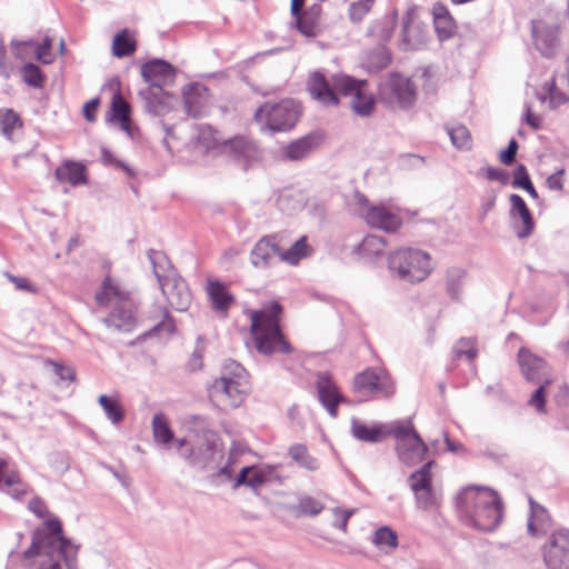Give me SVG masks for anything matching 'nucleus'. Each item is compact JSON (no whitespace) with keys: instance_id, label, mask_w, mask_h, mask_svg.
I'll use <instances>...</instances> for the list:
<instances>
[{"instance_id":"f257e3e1","label":"nucleus","mask_w":569,"mask_h":569,"mask_svg":"<svg viewBox=\"0 0 569 569\" xmlns=\"http://www.w3.org/2000/svg\"><path fill=\"white\" fill-rule=\"evenodd\" d=\"M29 510L44 521L32 532L31 545L22 555L23 568L61 569L63 561L67 569H78V546L63 536L61 521L49 512L46 502L34 497Z\"/></svg>"},{"instance_id":"f03ea898","label":"nucleus","mask_w":569,"mask_h":569,"mask_svg":"<svg viewBox=\"0 0 569 569\" xmlns=\"http://www.w3.org/2000/svg\"><path fill=\"white\" fill-rule=\"evenodd\" d=\"M456 511L466 526L491 532L502 519V501L498 492L488 487L467 486L456 496Z\"/></svg>"},{"instance_id":"7ed1b4c3","label":"nucleus","mask_w":569,"mask_h":569,"mask_svg":"<svg viewBox=\"0 0 569 569\" xmlns=\"http://www.w3.org/2000/svg\"><path fill=\"white\" fill-rule=\"evenodd\" d=\"M366 81H359L348 76H338L330 83L325 76L316 71L310 74L308 80V90L312 98L325 106H337L339 103L338 93L345 97H351L350 106L355 113L361 117L371 114L376 100L372 94L365 91Z\"/></svg>"},{"instance_id":"20e7f679","label":"nucleus","mask_w":569,"mask_h":569,"mask_svg":"<svg viewBox=\"0 0 569 569\" xmlns=\"http://www.w3.org/2000/svg\"><path fill=\"white\" fill-rule=\"evenodd\" d=\"M96 301L100 306L110 305L111 311L102 319L107 328L117 332L129 333L138 325L137 306L129 292L122 290L111 278L107 277L99 291Z\"/></svg>"},{"instance_id":"39448f33","label":"nucleus","mask_w":569,"mask_h":569,"mask_svg":"<svg viewBox=\"0 0 569 569\" xmlns=\"http://www.w3.org/2000/svg\"><path fill=\"white\" fill-rule=\"evenodd\" d=\"M281 312L282 306L277 301H271L261 310L251 311V333L256 349L260 353H289L291 351V346L280 329Z\"/></svg>"},{"instance_id":"423d86ee","label":"nucleus","mask_w":569,"mask_h":569,"mask_svg":"<svg viewBox=\"0 0 569 569\" xmlns=\"http://www.w3.org/2000/svg\"><path fill=\"white\" fill-rule=\"evenodd\" d=\"M147 256L161 292L170 307L179 312L187 311L191 305L192 295L184 279L178 274L164 252L150 249Z\"/></svg>"},{"instance_id":"0eeeda50","label":"nucleus","mask_w":569,"mask_h":569,"mask_svg":"<svg viewBox=\"0 0 569 569\" xmlns=\"http://www.w3.org/2000/svg\"><path fill=\"white\" fill-rule=\"evenodd\" d=\"M176 447L179 457L200 471L217 469L223 457L219 437L213 430H204L198 439H177Z\"/></svg>"},{"instance_id":"6e6552de","label":"nucleus","mask_w":569,"mask_h":569,"mask_svg":"<svg viewBox=\"0 0 569 569\" xmlns=\"http://www.w3.org/2000/svg\"><path fill=\"white\" fill-rule=\"evenodd\" d=\"M392 277L409 283L423 281L432 271L430 254L421 249L401 247L388 256Z\"/></svg>"},{"instance_id":"1a4fd4ad","label":"nucleus","mask_w":569,"mask_h":569,"mask_svg":"<svg viewBox=\"0 0 569 569\" xmlns=\"http://www.w3.org/2000/svg\"><path fill=\"white\" fill-rule=\"evenodd\" d=\"M352 391L359 401L386 400L396 393V383L386 369L370 367L355 376Z\"/></svg>"},{"instance_id":"9d476101","label":"nucleus","mask_w":569,"mask_h":569,"mask_svg":"<svg viewBox=\"0 0 569 569\" xmlns=\"http://www.w3.org/2000/svg\"><path fill=\"white\" fill-rule=\"evenodd\" d=\"M300 116V106L293 99H284L277 103L267 102L254 112V120L261 130L288 131L292 129Z\"/></svg>"},{"instance_id":"9b49d317","label":"nucleus","mask_w":569,"mask_h":569,"mask_svg":"<svg viewBox=\"0 0 569 569\" xmlns=\"http://www.w3.org/2000/svg\"><path fill=\"white\" fill-rule=\"evenodd\" d=\"M389 435L396 439L397 456L402 463L415 466L423 460L428 447L411 420L395 421L389 428Z\"/></svg>"},{"instance_id":"f8f14e48","label":"nucleus","mask_w":569,"mask_h":569,"mask_svg":"<svg viewBox=\"0 0 569 569\" xmlns=\"http://www.w3.org/2000/svg\"><path fill=\"white\" fill-rule=\"evenodd\" d=\"M220 152L243 170H247L260 159L258 146L254 141L243 136L226 140L220 147Z\"/></svg>"},{"instance_id":"ddd939ff","label":"nucleus","mask_w":569,"mask_h":569,"mask_svg":"<svg viewBox=\"0 0 569 569\" xmlns=\"http://www.w3.org/2000/svg\"><path fill=\"white\" fill-rule=\"evenodd\" d=\"M248 390V379H234L221 376L209 389L210 397L232 408L239 407Z\"/></svg>"},{"instance_id":"4468645a","label":"nucleus","mask_w":569,"mask_h":569,"mask_svg":"<svg viewBox=\"0 0 569 569\" xmlns=\"http://www.w3.org/2000/svg\"><path fill=\"white\" fill-rule=\"evenodd\" d=\"M357 199L361 206L358 213L371 228L393 232L401 226L400 217L388 208L383 206H369L368 200L362 194H358Z\"/></svg>"},{"instance_id":"2eb2a0df","label":"nucleus","mask_w":569,"mask_h":569,"mask_svg":"<svg viewBox=\"0 0 569 569\" xmlns=\"http://www.w3.org/2000/svg\"><path fill=\"white\" fill-rule=\"evenodd\" d=\"M543 560L548 569H569V529L561 528L550 535Z\"/></svg>"},{"instance_id":"dca6fc26","label":"nucleus","mask_w":569,"mask_h":569,"mask_svg":"<svg viewBox=\"0 0 569 569\" xmlns=\"http://www.w3.org/2000/svg\"><path fill=\"white\" fill-rule=\"evenodd\" d=\"M176 68L162 59H153L141 66V76L153 90L171 86L176 79Z\"/></svg>"},{"instance_id":"f3484780","label":"nucleus","mask_w":569,"mask_h":569,"mask_svg":"<svg viewBox=\"0 0 569 569\" xmlns=\"http://www.w3.org/2000/svg\"><path fill=\"white\" fill-rule=\"evenodd\" d=\"M139 96L143 101L144 110L154 117H163L168 114L178 103V98L164 91V89H141L139 91Z\"/></svg>"},{"instance_id":"a211bd4d","label":"nucleus","mask_w":569,"mask_h":569,"mask_svg":"<svg viewBox=\"0 0 569 569\" xmlns=\"http://www.w3.org/2000/svg\"><path fill=\"white\" fill-rule=\"evenodd\" d=\"M280 261V247L274 236L259 239L250 252V262L257 269H267Z\"/></svg>"},{"instance_id":"6ab92c4d","label":"nucleus","mask_w":569,"mask_h":569,"mask_svg":"<svg viewBox=\"0 0 569 569\" xmlns=\"http://www.w3.org/2000/svg\"><path fill=\"white\" fill-rule=\"evenodd\" d=\"M532 38L537 50L546 58H551L559 49L558 27L538 20L532 22Z\"/></svg>"},{"instance_id":"aec40b11","label":"nucleus","mask_w":569,"mask_h":569,"mask_svg":"<svg viewBox=\"0 0 569 569\" xmlns=\"http://www.w3.org/2000/svg\"><path fill=\"white\" fill-rule=\"evenodd\" d=\"M316 388L320 403L332 418H336L339 403L348 402V400L340 393L337 385L326 372L318 375Z\"/></svg>"},{"instance_id":"412c9836","label":"nucleus","mask_w":569,"mask_h":569,"mask_svg":"<svg viewBox=\"0 0 569 569\" xmlns=\"http://www.w3.org/2000/svg\"><path fill=\"white\" fill-rule=\"evenodd\" d=\"M184 109L188 116L202 117L209 103V90L206 86L194 82L187 84L182 90Z\"/></svg>"},{"instance_id":"4be33fe9","label":"nucleus","mask_w":569,"mask_h":569,"mask_svg":"<svg viewBox=\"0 0 569 569\" xmlns=\"http://www.w3.org/2000/svg\"><path fill=\"white\" fill-rule=\"evenodd\" d=\"M402 46L416 50L427 40L426 27L416 19L415 9H409L402 18Z\"/></svg>"},{"instance_id":"5701e85b","label":"nucleus","mask_w":569,"mask_h":569,"mask_svg":"<svg viewBox=\"0 0 569 569\" xmlns=\"http://www.w3.org/2000/svg\"><path fill=\"white\" fill-rule=\"evenodd\" d=\"M518 362L522 375L528 381L541 382L546 379L547 363L546 361L530 352L526 348H520L518 352Z\"/></svg>"},{"instance_id":"b1692460","label":"nucleus","mask_w":569,"mask_h":569,"mask_svg":"<svg viewBox=\"0 0 569 569\" xmlns=\"http://www.w3.org/2000/svg\"><path fill=\"white\" fill-rule=\"evenodd\" d=\"M509 201L511 206L510 216H518L522 221L521 228L515 227L516 234L519 239H525L532 233L535 228L532 214L529 208L527 207L525 200L519 194H510Z\"/></svg>"},{"instance_id":"393cba45","label":"nucleus","mask_w":569,"mask_h":569,"mask_svg":"<svg viewBox=\"0 0 569 569\" xmlns=\"http://www.w3.org/2000/svg\"><path fill=\"white\" fill-rule=\"evenodd\" d=\"M351 435L359 441L378 443L389 435V429L386 430V426L381 423H373L369 426L357 418H352Z\"/></svg>"},{"instance_id":"a878e982","label":"nucleus","mask_w":569,"mask_h":569,"mask_svg":"<svg viewBox=\"0 0 569 569\" xmlns=\"http://www.w3.org/2000/svg\"><path fill=\"white\" fill-rule=\"evenodd\" d=\"M432 17L439 40L445 41L451 38L456 31V23L448 8L442 3H436L432 8Z\"/></svg>"},{"instance_id":"bb28decb","label":"nucleus","mask_w":569,"mask_h":569,"mask_svg":"<svg viewBox=\"0 0 569 569\" xmlns=\"http://www.w3.org/2000/svg\"><path fill=\"white\" fill-rule=\"evenodd\" d=\"M390 89L392 97L402 109H407L413 103L416 92L409 79L401 76H393L390 80Z\"/></svg>"},{"instance_id":"cd10ccee","label":"nucleus","mask_w":569,"mask_h":569,"mask_svg":"<svg viewBox=\"0 0 569 569\" xmlns=\"http://www.w3.org/2000/svg\"><path fill=\"white\" fill-rule=\"evenodd\" d=\"M57 180L69 182L71 186L86 184L88 179L86 176V167L82 163L67 160L54 171Z\"/></svg>"},{"instance_id":"c85d7f7f","label":"nucleus","mask_w":569,"mask_h":569,"mask_svg":"<svg viewBox=\"0 0 569 569\" xmlns=\"http://www.w3.org/2000/svg\"><path fill=\"white\" fill-rule=\"evenodd\" d=\"M387 242L383 237L367 234L362 241L355 247L353 252L367 262L381 256L386 249Z\"/></svg>"},{"instance_id":"c756f323","label":"nucleus","mask_w":569,"mask_h":569,"mask_svg":"<svg viewBox=\"0 0 569 569\" xmlns=\"http://www.w3.org/2000/svg\"><path fill=\"white\" fill-rule=\"evenodd\" d=\"M312 253L313 249L308 244V238L302 236L290 248L286 250L280 248V261L289 266H297L302 259L310 257Z\"/></svg>"},{"instance_id":"7c9ffc66","label":"nucleus","mask_w":569,"mask_h":569,"mask_svg":"<svg viewBox=\"0 0 569 569\" xmlns=\"http://www.w3.org/2000/svg\"><path fill=\"white\" fill-rule=\"evenodd\" d=\"M207 292L216 311L227 312L233 302V296L217 280L208 281Z\"/></svg>"},{"instance_id":"2f4dec72","label":"nucleus","mask_w":569,"mask_h":569,"mask_svg":"<svg viewBox=\"0 0 569 569\" xmlns=\"http://www.w3.org/2000/svg\"><path fill=\"white\" fill-rule=\"evenodd\" d=\"M305 0H291V14L296 19L297 29L306 37L313 38L318 32V20L302 14Z\"/></svg>"},{"instance_id":"473e14b6","label":"nucleus","mask_w":569,"mask_h":569,"mask_svg":"<svg viewBox=\"0 0 569 569\" xmlns=\"http://www.w3.org/2000/svg\"><path fill=\"white\" fill-rule=\"evenodd\" d=\"M317 138L308 134L296 141H292L284 148V156L289 160H300L308 156L315 148Z\"/></svg>"},{"instance_id":"72a5a7b5","label":"nucleus","mask_w":569,"mask_h":569,"mask_svg":"<svg viewBox=\"0 0 569 569\" xmlns=\"http://www.w3.org/2000/svg\"><path fill=\"white\" fill-rule=\"evenodd\" d=\"M137 49L136 40L128 29L119 31L112 42V54L117 58L129 57Z\"/></svg>"},{"instance_id":"f704fd0d","label":"nucleus","mask_w":569,"mask_h":569,"mask_svg":"<svg viewBox=\"0 0 569 569\" xmlns=\"http://www.w3.org/2000/svg\"><path fill=\"white\" fill-rule=\"evenodd\" d=\"M466 280V271L459 267H451L446 272V288L451 299L458 300L461 297Z\"/></svg>"},{"instance_id":"c9c22d12","label":"nucleus","mask_w":569,"mask_h":569,"mask_svg":"<svg viewBox=\"0 0 569 569\" xmlns=\"http://www.w3.org/2000/svg\"><path fill=\"white\" fill-rule=\"evenodd\" d=\"M152 433L154 441L164 446L170 445L174 440V433L163 413H157L153 416Z\"/></svg>"},{"instance_id":"e433bc0d","label":"nucleus","mask_w":569,"mask_h":569,"mask_svg":"<svg viewBox=\"0 0 569 569\" xmlns=\"http://www.w3.org/2000/svg\"><path fill=\"white\" fill-rule=\"evenodd\" d=\"M432 465L433 461H428L423 463L421 468L410 475L408 481L413 493L432 486Z\"/></svg>"},{"instance_id":"4c0bfd02","label":"nucleus","mask_w":569,"mask_h":569,"mask_svg":"<svg viewBox=\"0 0 569 569\" xmlns=\"http://www.w3.org/2000/svg\"><path fill=\"white\" fill-rule=\"evenodd\" d=\"M289 456L293 461H296L300 467L315 471L319 468L318 460L310 456L308 449L305 445L295 443L289 448Z\"/></svg>"},{"instance_id":"58836bf2","label":"nucleus","mask_w":569,"mask_h":569,"mask_svg":"<svg viewBox=\"0 0 569 569\" xmlns=\"http://www.w3.org/2000/svg\"><path fill=\"white\" fill-rule=\"evenodd\" d=\"M447 133L450 137L451 143L461 150H469L472 146L471 134L467 127L463 124L447 126Z\"/></svg>"},{"instance_id":"ea45409f","label":"nucleus","mask_w":569,"mask_h":569,"mask_svg":"<svg viewBox=\"0 0 569 569\" xmlns=\"http://www.w3.org/2000/svg\"><path fill=\"white\" fill-rule=\"evenodd\" d=\"M98 402L102 407L106 417L113 425H119L123 420L124 411H123L122 407L120 406V403L116 399H113L107 395H101L98 398Z\"/></svg>"},{"instance_id":"a19ab883","label":"nucleus","mask_w":569,"mask_h":569,"mask_svg":"<svg viewBox=\"0 0 569 569\" xmlns=\"http://www.w3.org/2000/svg\"><path fill=\"white\" fill-rule=\"evenodd\" d=\"M513 188L526 190L531 198L538 199V192L533 187L531 178L525 164L520 163L513 171V180L511 182Z\"/></svg>"},{"instance_id":"79ce46f5","label":"nucleus","mask_w":569,"mask_h":569,"mask_svg":"<svg viewBox=\"0 0 569 569\" xmlns=\"http://www.w3.org/2000/svg\"><path fill=\"white\" fill-rule=\"evenodd\" d=\"M21 127L19 116L11 109L0 110V133L8 140L12 139L16 129Z\"/></svg>"},{"instance_id":"37998d69","label":"nucleus","mask_w":569,"mask_h":569,"mask_svg":"<svg viewBox=\"0 0 569 569\" xmlns=\"http://www.w3.org/2000/svg\"><path fill=\"white\" fill-rule=\"evenodd\" d=\"M417 507L423 510L437 508L440 505L441 496L431 486L413 493Z\"/></svg>"},{"instance_id":"c03bdc74","label":"nucleus","mask_w":569,"mask_h":569,"mask_svg":"<svg viewBox=\"0 0 569 569\" xmlns=\"http://www.w3.org/2000/svg\"><path fill=\"white\" fill-rule=\"evenodd\" d=\"M547 515L545 508L535 503V501L530 499V518L527 525L529 535L533 537L541 535L542 529L540 528V523L545 521Z\"/></svg>"},{"instance_id":"a18cd8bd","label":"nucleus","mask_w":569,"mask_h":569,"mask_svg":"<svg viewBox=\"0 0 569 569\" xmlns=\"http://www.w3.org/2000/svg\"><path fill=\"white\" fill-rule=\"evenodd\" d=\"M372 542L381 549H395L398 546V536L391 528L383 526L376 530Z\"/></svg>"},{"instance_id":"49530a36","label":"nucleus","mask_w":569,"mask_h":569,"mask_svg":"<svg viewBox=\"0 0 569 569\" xmlns=\"http://www.w3.org/2000/svg\"><path fill=\"white\" fill-rule=\"evenodd\" d=\"M20 72H21V77H22L23 81L29 87L41 88L43 86L44 76H43L41 69L37 64H34L32 62H27L20 69Z\"/></svg>"},{"instance_id":"de8ad7c7","label":"nucleus","mask_w":569,"mask_h":569,"mask_svg":"<svg viewBox=\"0 0 569 569\" xmlns=\"http://www.w3.org/2000/svg\"><path fill=\"white\" fill-rule=\"evenodd\" d=\"M262 482L263 477L259 471L254 470V468L251 467H244L241 469L238 477L236 478L234 487L246 485L256 488Z\"/></svg>"},{"instance_id":"09e8293b","label":"nucleus","mask_w":569,"mask_h":569,"mask_svg":"<svg viewBox=\"0 0 569 569\" xmlns=\"http://www.w3.org/2000/svg\"><path fill=\"white\" fill-rule=\"evenodd\" d=\"M395 29V19L386 18L383 20L377 21L371 27V33L375 36L380 42L385 43L389 41L392 36Z\"/></svg>"},{"instance_id":"8fccbe9b","label":"nucleus","mask_w":569,"mask_h":569,"mask_svg":"<svg viewBox=\"0 0 569 569\" xmlns=\"http://www.w3.org/2000/svg\"><path fill=\"white\" fill-rule=\"evenodd\" d=\"M475 343V340L471 338L460 339L453 347L455 358L459 359L461 357H466L469 360L475 359L477 356V348Z\"/></svg>"},{"instance_id":"3c124183","label":"nucleus","mask_w":569,"mask_h":569,"mask_svg":"<svg viewBox=\"0 0 569 569\" xmlns=\"http://www.w3.org/2000/svg\"><path fill=\"white\" fill-rule=\"evenodd\" d=\"M33 47L34 40L32 39L24 41H11L12 53L19 60H27L33 56L36 57V53L33 52Z\"/></svg>"},{"instance_id":"603ef678","label":"nucleus","mask_w":569,"mask_h":569,"mask_svg":"<svg viewBox=\"0 0 569 569\" xmlns=\"http://www.w3.org/2000/svg\"><path fill=\"white\" fill-rule=\"evenodd\" d=\"M540 386L535 390L532 396L530 397L528 403L533 407L537 412L545 413L546 412V387L550 383V379L546 378L541 382Z\"/></svg>"},{"instance_id":"864d4df0","label":"nucleus","mask_w":569,"mask_h":569,"mask_svg":"<svg viewBox=\"0 0 569 569\" xmlns=\"http://www.w3.org/2000/svg\"><path fill=\"white\" fill-rule=\"evenodd\" d=\"M162 319L157 325H154L147 333L146 336L151 335H160L166 333L170 335L174 331L176 326L172 317L170 316L169 311L167 309L161 310Z\"/></svg>"},{"instance_id":"5fc2aeb1","label":"nucleus","mask_w":569,"mask_h":569,"mask_svg":"<svg viewBox=\"0 0 569 569\" xmlns=\"http://www.w3.org/2000/svg\"><path fill=\"white\" fill-rule=\"evenodd\" d=\"M189 431L193 435L190 439H198L203 435L204 430H211L208 418L204 416L193 415L187 421Z\"/></svg>"},{"instance_id":"6e6d98bb","label":"nucleus","mask_w":569,"mask_h":569,"mask_svg":"<svg viewBox=\"0 0 569 569\" xmlns=\"http://www.w3.org/2000/svg\"><path fill=\"white\" fill-rule=\"evenodd\" d=\"M375 0H359L349 7V17L353 22H359L370 11Z\"/></svg>"},{"instance_id":"4d7b16f0","label":"nucleus","mask_w":569,"mask_h":569,"mask_svg":"<svg viewBox=\"0 0 569 569\" xmlns=\"http://www.w3.org/2000/svg\"><path fill=\"white\" fill-rule=\"evenodd\" d=\"M111 111L114 119H124L129 117V104L122 98L120 93H116L111 101Z\"/></svg>"},{"instance_id":"13d9d810","label":"nucleus","mask_w":569,"mask_h":569,"mask_svg":"<svg viewBox=\"0 0 569 569\" xmlns=\"http://www.w3.org/2000/svg\"><path fill=\"white\" fill-rule=\"evenodd\" d=\"M480 173H485L486 178L490 181H498L501 184L509 183L510 174L508 171L495 168L491 166H487L480 169Z\"/></svg>"},{"instance_id":"bf43d9fd","label":"nucleus","mask_w":569,"mask_h":569,"mask_svg":"<svg viewBox=\"0 0 569 569\" xmlns=\"http://www.w3.org/2000/svg\"><path fill=\"white\" fill-rule=\"evenodd\" d=\"M52 41L49 37H46L42 43H38L34 41L33 52L36 53V58L42 63L51 62V50Z\"/></svg>"},{"instance_id":"052dcab7","label":"nucleus","mask_w":569,"mask_h":569,"mask_svg":"<svg viewBox=\"0 0 569 569\" xmlns=\"http://www.w3.org/2000/svg\"><path fill=\"white\" fill-rule=\"evenodd\" d=\"M221 376H229L234 379H247V372L244 368L234 360H227L222 368Z\"/></svg>"},{"instance_id":"680f3d73","label":"nucleus","mask_w":569,"mask_h":569,"mask_svg":"<svg viewBox=\"0 0 569 569\" xmlns=\"http://www.w3.org/2000/svg\"><path fill=\"white\" fill-rule=\"evenodd\" d=\"M197 141L199 144L203 146L207 150L211 149L216 144V138L213 137V132L211 127L201 124L197 128Z\"/></svg>"},{"instance_id":"e2e57ef3","label":"nucleus","mask_w":569,"mask_h":569,"mask_svg":"<svg viewBox=\"0 0 569 569\" xmlns=\"http://www.w3.org/2000/svg\"><path fill=\"white\" fill-rule=\"evenodd\" d=\"M371 61L370 67L380 70L386 68L390 62V57L386 50L385 47L378 48L372 54H371Z\"/></svg>"},{"instance_id":"0e129e2a","label":"nucleus","mask_w":569,"mask_h":569,"mask_svg":"<svg viewBox=\"0 0 569 569\" xmlns=\"http://www.w3.org/2000/svg\"><path fill=\"white\" fill-rule=\"evenodd\" d=\"M518 149H519V144L518 142L516 141L515 138H512L509 143H508V147L500 151L499 153V160L506 164V166H510L513 163L515 159H516V156H517V152H518Z\"/></svg>"},{"instance_id":"69168bd1","label":"nucleus","mask_w":569,"mask_h":569,"mask_svg":"<svg viewBox=\"0 0 569 569\" xmlns=\"http://www.w3.org/2000/svg\"><path fill=\"white\" fill-rule=\"evenodd\" d=\"M546 87L548 88L551 107H558L568 100V97L556 87L553 80L550 83L546 82Z\"/></svg>"},{"instance_id":"338daca9","label":"nucleus","mask_w":569,"mask_h":569,"mask_svg":"<svg viewBox=\"0 0 569 569\" xmlns=\"http://www.w3.org/2000/svg\"><path fill=\"white\" fill-rule=\"evenodd\" d=\"M353 512H355L353 509L335 508L333 513H335L336 519L333 520V526L341 529L342 531H346L348 520L353 515Z\"/></svg>"},{"instance_id":"774afa93","label":"nucleus","mask_w":569,"mask_h":569,"mask_svg":"<svg viewBox=\"0 0 569 569\" xmlns=\"http://www.w3.org/2000/svg\"><path fill=\"white\" fill-rule=\"evenodd\" d=\"M101 159L106 164H112L123 169L129 177L134 174L129 166H127L123 161L116 159L113 153L106 148L101 150Z\"/></svg>"}]
</instances>
